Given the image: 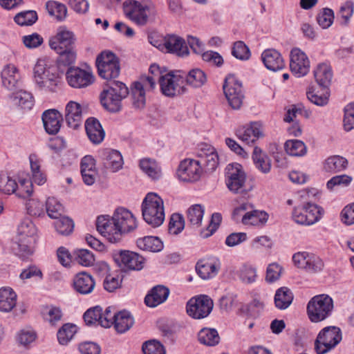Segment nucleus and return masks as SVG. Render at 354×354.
I'll return each mask as SVG.
<instances>
[{
  "label": "nucleus",
  "instance_id": "obj_1",
  "mask_svg": "<svg viewBox=\"0 0 354 354\" xmlns=\"http://www.w3.org/2000/svg\"><path fill=\"white\" fill-rule=\"evenodd\" d=\"M196 156L198 160L185 159L180 162L177 169L178 178L184 182L198 180L203 173L214 171L218 165V156L215 149L206 143L198 145Z\"/></svg>",
  "mask_w": 354,
  "mask_h": 354
},
{
  "label": "nucleus",
  "instance_id": "obj_2",
  "mask_svg": "<svg viewBox=\"0 0 354 354\" xmlns=\"http://www.w3.org/2000/svg\"><path fill=\"white\" fill-rule=\"evenodd\" d=\"M137 227L136 218L128 209L118 208L112 217L102 215L97 217V231L112 243L120 242L123 235Z\"/></svg>",
  "mask_w": 354,
  "mask_h": 354
},
{
  "label": "nucleus",
  "instance_id": "obj_3",
  "mask_svg": "<svg viewBox=\"0 0 354 354\" xmlns=\"http://www.w3.org/2000/svg\"><path fill=\"white\" fill-rule=\"evenodd\" d=\"M129 93L127 86L123 82L111 81L104 86L100 94L101 104L109 112H119L122 109L121 102Z\"/></svg>",
  "mask_w": 354,
  "mask_h": 354
},
{
  "label": "nucleus",
  "instance_id": "obj_4",
  "mask_svg": "<svg viewBox=\"0 0 354 354\" xmlns=\"http://www.w3.org/2000/svg\"><path fill=\"white\" fill-rule=\"evenodd\" d=\"M144 220L153 227L160 226L165 221L163 200L156 194H147L142 203Z\"/></svg>",
  "mask_w": 354,
  "mask_h": 354
},
{
  "label": "nucleus",
  "instance_id": "obj_5",
  "mask_svg": "<svg viewBox=\"0 0 354 354\" xmlns=\"http://www.w3.org/2000/svg\"><path fill=\"white\" fill-rule=\"evenodd\" d=\"M98 75L103 79L111 80L119 76L120 73V59L109 50L101 52L96 58Z\"/></svg>",
  "mask_w": 354,
  "mask_h": 354
},
{
  "label": "nucleus",
  "instance_id": "obj_6",
  "mask_svg": "<svg viewBox=\"0 0 354 354\" xmlns=\"http://www.w3.org/2000/svg\"><path fill=\"white\" fill-rule=\"evenodd\" d=\"M333 308V301L327 295H319L313 297L307 306V313L309 319L313 322L324 320L331 313Z\"/></svg>",
  "mask_w": 354,
  "mask_h": 354
},
{
  "label": "nucleus",
  "instance_id": "obj_7",
  "mask_svg": "<svg viewBox=\"0 0 354 354\" xmlns=\"http://www.w3.org/2000/svg\"><path fill=\"white\" fill-rule=\"evenodd\" d=\"M123 9L125 15L140 26L145 25L149 16L156 14L152 4H143L135 0L124 1Z\"/></svg>",
  "mask_w": 354,
  "mask_h": 354
},
{
  "label": "nucleus",
  "instance_id": "obj_8",
  "mask_svg": "<svg viewBox=\"0 0 354 354\" xmlns=\"http://www.w3.org/2000/svg\"><path fill=\"white\" fill-rule=\"evenodd\" d=\"M342 331L337 326L324 328L315 342V349L317 354H325L335 348L342 340Z\"/></svg>",
  "mask_w": 354,
  "mask_h": 354
},
{
  "label": "nucleus",
  "instance_id": "obj_9",
  "mask_svg": "<svg viewBox=\"0 0 354 354\" xmlns=\"http://www.w3.org/2000/svg\"><path fill=\"white\" fill-rule=\"evenodd\" d=\"M223 88L230 106L233 109H239L244 99L241 82L230 74L225 79Z\"/></svg>",
  "mask_w": 354,
  "mask_h": 354
},
{
  "label": "nucleus",
  "instance_id": "obj_10",
  "mask_svg": "<svg viewBox=\"0 0 354 354\" xmlns=\"http://www.w3.org/2000/svg\"><path fill=\"white\" fill-rule=\"evenodd\" d=\"M324 213V209L312 203H307L303 206H298L292 211L294 221L301 225H310L317 222Z\"/></svg>",
  "mask_w": 354,
  "mask_h": 354
},
{
  "label": "nucleus",
  "instance_id": "obj_11",
  "mask_svg": "<svg viewBox=\"0 0 354 354\" xmlns=\"http://www.w3.org/2000/svg\"><path fill=\"white\" fill-rule=\"evenodd\" d=\"M226 185L228 189L235 193H243L246 191L245 184L246 175L241 165L230 164L225 169Z\"/></svg>",
  "mask_w": 354,
  "mask_h": 354
},
{
  "label": "nucleus",
  "instance_id": "obj_12",
  "mask_svg": "<svg viewBox=\"0 0 354 354\" xmlns=\"http://www.w3.org/2000/svg\"><path fill=\"white\" fill-rule=\"evenodd\" d=\"M214 306L213 301L207 295H201L192 298L187 304V312L194 319H203L207 317Z\"/></svg>",
  "mask_w": 354,
  "mask_h": 354
},
{
  "label": "nucleus",
  "instance_id": "obj_13",
  "mask_svg": "<svg viewBox=\"0 0 354 354\" xmlns=\"http://www.w3.org/2000/svg\"><path fill=\"white\" fill-rule=\"evenodd\" d=\"M115 263L122 269L140 270L145 264V258L138 253L120 250L113 254Z\"/></svg>",
  "mask_w": 354,
  "mask_h": 354
},
{
  "label": "nucleus",
  "instance_id": "obj_14",
  "mask_svg": "<svg viewBox=\"0 0 354 354\" xmlns=\"http://www.w3.org/2000/svg\"><path fill=\"white\" fill-rule=\"evenodd\" d=\"M292 261L297 268L310 273L319 272L324 268V262L319 257L306 252L295 253L292 257Z\"/></svg>",
  "mask_w": 354,
  "mask_h": 354
},
{
  "label": "nucleus",
  "instance_id": "obj_15",
  "mask_svg": "<svg viewBox=\"0 0 354 354\" xmlns=\"http://www.w3.org/2000/svg\"><path fill=\"white\" fill-rule=\"evenodd\" d=\"M66 77L68 84L77 88L87 87L94 82V76L91 72L79 67L70 66L66 73Z\"/></svg>",
  "mask_w": 354,
  "mask_h": 354
},
{
  "label": "nucleus",
  "instance_id": "obj_16",
  "mask_svg": "<svg viewBox=\"0 0 354 354\" xmlns=\"http://www.w3.org/2000/svg\"><path fill=\"white\" fill-rule=\"evenodd\" d=\"M75 37L73 32L66 28H59L54 37L49 39V46L55 52L75 48Z\"/></svg>",
  "mask_w": 354,
  "mask_h": 354
},
{
  "label": "nucleus",
  "instance_id": "obj_17",
  "mask_svg": "<svg viewBox=\"0 0 354 354\" xmlns=\"http://www.w3.org/2000/svg\"><path fill=\"white\" fill-rule=\"evenodd\" d=\"M290 68L297 77L305 76L310 69V61L307 55L299 48H294L290 55Z\"/></svg>",
  "mask_w": 354,
  "mask_h": 354
},
{
  "label": "nucleus",
  "instance_id": "obj_18",
  "mask_svg": "<svg viewBox=\"0 0 354 354\" xmlns=\"http://www.w3.org/2000/svg\"><path fill=\"white\" fill-rule=\"evenodd\" d=\"M99 158L106 170L111 172H117L122 168L124 161L120 151L111 149H104L100 151Z\"/></svg>",
  "mask_w": 354,
  "mask_h": 354
},
{
  "label": "nucleus",
  "instance_id": "obj_19",
  "mask_svg": "<svg viewBox=\"0 0 354 354\" xmlns=\"http://www.w3.org/2000/svg\"><path fill=\"white\" fill-rule=\"evenodd\" d=\"M165 52L180 57L187 56L189 53L185 40L175 34L165 36Z\"/></svg>",
  "mask_w": 354,
  "mask_h": 354
},
{
  "label": "nucleus",
  "instance_id": "obj_20",
  "mask_svg": "<svg viewBox=\"0 0 354 354\" xmlns=\"http://www.w3.org/2000/svg\"><path fill=\"white\" fill-rule=\"evenodd\" d=\"M236 136L247 145L253 144L263 136L261 124L252 122L249 127H240L236 131Z\"/></svg>",
  "mask_w": 354,
  "mask_h": 354
},
{
  "label": "nucleus",
  "instance_id": "obj_21",
  "mask_svg": "<svg viewBox=\"0 0 354 354\" xmlns=\"http://www.w3.org/2000/svg\"><path fill=\"white\" fill-rule=\"evenodd\" d=\"M62 115L55 109L45 111L42 115V121L46 131L50 135H55L61 127Z\"/></svg>",
  "mask_w": 354,
  "mask_h": 354
},
{
  "label": "nucleus",
  "instance_id": "obj_22",
  "mask_svg": "<svg viewBox=\"0 0 354 354\" xmlns=\"http://www.w3.org/2000/svg\"><path fill=\"white\" fill-rule=\"evenodd\" d=\"M20 78L17 68L12 64H8L1 71L2 85L8 90L13 91L18 88Z\"/></svg>",
  "mask_w": 354,
  "mask_h": 354
},
{
  "label": "nucleus",
  "instance_id": "obj_23",
  "mask_svg": "<svg viewBox=\"0 0 354 354\" xmlns=\"http://www.w3.org/2000/svg\"><path fill=\"white\" fill-rule=\"evenodd\" d=\"M85 129L87 136L92 143L97 145L103 141L105 132L96 118H88L85 122Z\"/></svg>",
  "mask_w": 354,
  "mask_h": 354
},
{
  "label": "nucleus",
  "instance_id": "obj_24",
  "mask_svg": "<svg viewBox=\"0 0 354 354\" xmlns=\"http://www.w3.org/2000/svg\"><path fill=\"white\" fill-rule=\"evenodd\" d=\"M265 66L270 71H277L284 68L285 64L281 55L274 49H266L261 55Z\"/></svg>",
  "mask_w": 354,
  "mask_h": 354
},
{
  "label": "nucleus",
  "instance_id": "obj_25",
  "mask_svg": "<svg viewBox=\"0 0 354 354\" xmlns=\"http://www.w3.org/2000/svg\"><path fill=\"white\" fill-rule=\"evenodd\" d=\"M65 120L69 127L77 129L82 120V106L74 101L69 102L66 106Z\"/></svg>",
  "mask_w": 354,
  "mask_h": 354
},
{
  "label": "nucleus",
  "instance_id": "obj_26",
  "mask_svg": "<svg viewBox=\"0 0 354 354\" xmlns=\"http://www.w3.org/2000/svg\"><path fill=\"white\" fill-rule=\"evenodd\" d=\"M175 77L171 73H167L160 78V86L163 95L173 97L180 95L186 91L184 86H178L174 80Z\"/></svg>",
  "mask_w": 354,
  "mask_h": 354
},
{
  "label": "nucleus",
  "instance_id": "obj_27",
  "mask_svg": "<svg viewBox=\"0 0 354 354\" xmlns=\"http://www.w3.org/2000/svg\"><path fill=\"white\" fill-rule=\"evenodd\" d=\"M95 281L92 276L85 272L77 274L74 280L75 290L82 295L91 293L95 288Z\"/></svg>",
  "mask_w": 354,
  "mask_h": 354
},
{
  "label": "nucleus",
  "instance_id": "obj_28",
  "mask_svg": "<svg viewBox=\"0 0 354 354\" xmlns=\"http://www.w3.org/2000/svg\"><path fill=\"white\" fill-rule=\"evenodd\" d=\"M169 295V290L164 286L153 287L145 298V303L147 306L156 307L163 303Z\"/></svg>",
  "mask_w": 354,
  "mask_h": 354
},
{
  "label": "nucleus",
  "instance_id": "obj_29",
  "mask_svg": "<svg viewBox=\"0 0 354 354\" xmlns=\"http://www.w3.org/2000/svg\"><path fill=\"white\" fill-rule=\"evenodd\" d=\"M35 238L25 239L21 236H17L12 245V250L14 252L20 257H26L33 252V244L35 242Z\"/></svg>",
  "mask_w": 354,
  "mask_h": 354
},
{
  "label": "nucleus",
  "instance_id": "obj_30",
  "mask_svg": "<svg viewBox=\"0 0 354 354\" xmlns=\"http://www.w3.org/2000/svg\"><path fill=\"white\" fill-rule=\"evenodd\" d=\"M252 160L255 167L263 174H268L271 169V160L263 150L255 147L252 152Z\"/></svg>",
  "mask_w": 354,
  "mask_h": 354
},
{
  "label": "nucleus",
  "instance_id": "obj_31",
  "mask_svg": "<svg viewBox=\"0 0 354 354\" xmlns=\"http://www.w3.org/2000/svg\"><path fill=\"white\" fill-rule=\"evenodd\" d=\"M17 295L12 288L3 287L0 288V310L10 311L16 305Z\"/></svg>",
  "mask_w": 354,
  "mask_h": 354
},
{
  "label": "nucleus",
  "instance_id": "obj_32",
  "mask_svg": "<svg viewBox=\"0 0 354 354\" xmlns=\"http://www.w3.org/2000/svg\"><path fill=\"white\" fill-rule=\"evenodd\" d=\"M134 324V319L127 310L120 311L115 317L114 328L119 333L129 330Z\"/></svg>",
  "mask_w": 354,
  "mask_h": 354
},
{
  "label": "nucleus",
  "instance_id": "obj_33",
  "mask_svg": "<svg viewBox=\"0 0 354 354\" xmlns=\"http://www.w3.org/2000/svg\"><path fill=\"white\" fill-rule=\"evenodd\" d=\"M136 244L140 249L152 252H160L163 248L162 241L157 236H147L138 239Z\"/></svg>",
  "mask_w": 354,
  "mask_h": 354
},
{
  "label": "nucleus",
  "instance_id": "obj_34",
  "mask_svg": "<svg viewBox=\"0 0 354 354\" xmlns=\"http://www.w3.org/2000/svg\"><path fill=\"white\" fill-rule=\"evenodd\" d=\"M219 267L215 263L205 260L199 261L196 265V271L203 279H209L215 277Z\"/></svg>",
  "mask_w": 354,
  "mask_h": 354
},
{
  "label": "nucleus",
  "instance_id": "obj_35",
  "mask_svg": "<svg viewBox=\"0 0 354 354\" xmlns=\"http://www.w3.org/2000/svg\"><path fill=\"white\" fill-rule=\"evenodd\" d=\"M314 76L317 83L321 87L328 88L333 77V73L329 66L326 64H320L314 71Z\"/></svg>",
  "mask_w": 354,
  "mask_h": 354
},
{
  "label": "nucleus",
  "instance_id": "obj_36",
  "mask_svg": "<svg viewBox=\"0 0 354 354\" xmlns=\"http://www.w3.org/2000/svg\"><path fill=\"white\" fill-rule=\"evenodd\" d=\"M293 300V294L287 287L279 288L274 295L275 306L280 310H285L290 306Z\"/></svg>",
  "mask_w": 354,
  "mask_h": 354
},
{
  "label": "nucleus",
  "instance_id": "obj_37",
  "mask_svg": "<svg viewBox=\"0 0 354 354\" xmlns=\"http://www.w3.org/2000/svg\"><path fill=\"white\" fill-rule=\"evenodd\" d=\"M205 212L204 207L199 204L190 206L187 210V220L189 224L194 227H199Z\"/></svg>",
  "mask_w": 354,
  "mask_h": 354
},
{
  "label": "nucleus",
  "instance_id": "obj_38",
  "mask_svg": "<svg viewBox=\"0 0 354 354\" xmlns=\"http://www.w3.org/2000/svg\"><path fill=\"white\" fill-rule=\"evenodd\" d=\"M347 160L339 156H333L328 158L324 162V168L328 172H339L347 167Z\"/></svg>",
  "mask_w": 354,
  "mask_h": 354
},
{
  "label": "nucleus",
  "instance_id": "obj_39",
  "mask_svg": "<svg viewBox=\"0 0 354 354\" xmlns=\"http://www.w3.org/2000/svg\"><path fill=\"white\" fill-rule=\"evenodd\" d=\"M198 341L207 346H215L219 343L220 337L218 331L214 328H202L198 334Z\"/></svg>",
  "mask_w": 354,
  "mask_h": 354
},
{
  "label": "nucleus",
  "instance_id": "obj_40",
  "mask_svg": "<svg viewBox=\"0 0 354 354\" xmlns=\"http://www.w3.org/2000/svg\"><path fill=\"white\" fill-rule=\"evenodd\" d=\"M10 98L15 104L24 109H30L34 105V98L32 94L26 91L20 90L10 95Z\"/></svg>",
  "mask_w": 354,
  "mask_h": 354
},
{
  "label": "nucleus",
  "instance_id": "obj_41",
  "mask_svg": "<svg viewBox=\"0 0 354 354\" xmlns=\"http://www.w3.org/2000/svg\"><path fill=\"white\" fill-rule=\"evenodd\" d=\"M284 148L286 153L292 156H302L307 151L304 142L299 140H287L284 144Z\"/></svg>",
  "mask_w": 354,
  "mask_h": 354
},
{
  "label": "nucleus",
  "instance_id": "obj_42",
  "mask_svg": "<svg viewBox=\"0 0 354 354\" xmlns=\"http://www.w3.org/2000/svg\"><path fill=\"white\" fill-rule=\"evenodd\" d=\"M56 73L55 67H46L44 61L39 60L34 68V79L35 83L37 84V79L41 78V80L45 81L51 77V75Z\"/></svg>",
  "mask_w": 354,
  "mask_h": 354
},
{
  "label": "nucleus",
  "instance_id": "obj_43",
  "mask_svg": "<svg viewBox=\"0 0 354 354\" xmlns=\"http://www.w3.org/2000/svg\"><path fill=\"white\" fill-rule=\"evenodd\" d=\"M268 219V214L263 211L254 210L245 213L242 217V223L245 225L265 224Z\"/></svg>",
  "mask_w": 354,
  "mask_h": 354
},
{
  "label": "nucleus",
  "instance_id": "obj_44",
  "mask_svg": "<svg viewBox=\"0 0 354 354\" xmlns=\"http://www.w3.org/2000/svg\"><path fill=\"white\" fill-rule=\"evenodd\" d=\"M207 81L205 73L199 68L191 70L186 76L187 84L194 88H200Z\"/></svg>",
  "mask_w": 354,
  "mask_h": 354
},
{
  "label": "nucleus",
  "instance_id": "obj_45",
  "mask_svg": "<svg viewBox=\"0 0 354 354\" xmlns=\"http://www.w3.org/2000/svg\"><path fill=\"white\" fill-rule=\"evenodd\" d=\"M140 167L152 179H158L161 176L160 169L153 160L149 158L142 159L140 162Z\"/></svg>",
  "mask_w": 354,
  "mask_h": 354
},
{
  "label": "nucleus",
  "instance_id": "obj_46",
  "mask_svg": "<svg viewBox=\"0 0 354 354\" xmlns=\"http://www.w3.org/2000/svg\"><path fill=\"white\" fill-rule=\"evenodd\" d=\"M48 14L54 16L57 20L62 21L66 17L67 8L63 3L55 1H48L46 3Z\"/></svg>",
  "mask_w": 354,
  "mask_h": 354
},
{
  "label": "nucleus",
  "instance_id": "obj_47",
  "mask_svg": "<svg viewBox=\"0 0 354 354\" xmlns=\"http://www.w3.org/2000/svg\"><path fill=\"white\" fill-rule=\"evenodd\" d=\"M77 332L75 324L67 323L64 324L57 332V339L60 344L66 345L71 341Z\"/></svg>",
  "mask_w": 354,
  "mask_h": 354
},
{
  "label": "nucleus",
  "instance_id": "obj_48",
  "mask_svg": "<svg viewBox=\"0 0 354 354\" xmlns=\"http://www.w3.org/2000/svg\"><path fill=\"white\" fill-rule=\"evenodd\" d=\"M56 219L54 225L59 234L67 236L72 233L74 228V223L72 219L68 216H60Z\"/></svg>",
  "mask_w": 354,
  "mask_h": 354
},
{
  "label": "nucleus",
  "instance_id": "obj_49",
  "mask_svg": "<svg viewBox=\"0 0 354 354\" xmlns=\"http://www.w3.org/2000/svg\"><path fill=\"white\" fill-rule=\"evenodd\" d=\"M306 95L312 103L317 106H324L328 102L329 93L327 88H323L322 94H319V91L315 92L313 88H310Z\"/></svg>",
  "mask_w": 354,
  "mask_h": 354
},
{
  "label": "nucleus",
  "instance_id": "obj_50",
  "mask_svg": "<svg viewBox=\"0 0 354 354\" xmlns=\"http://www.w3.org/2000/svg\"><path fill=\"white\" fill-rule=\"evenodd\" d=\"M131 95L133 100V104L137 108H142L145 104V91L143 84L134 82L131 88Z\"/></svg>",
  "mask_w": 354,
  "mask_h": 354
},
{
  "label": "nucleus",
  "instance_id": "obj_51",
  "mask_svg": "<svg viewBox=\"0 0 354 354\" xmlns=\"http://www.w3.org/2000/svg\"><path fill=\"white\" fill-rule=\"evenodd\" d=\"M46 209L48 216L51 218H59L62 216L63 207L54 197L48 198L46 203Z\"/></svg>",
  "mask_w": 354,
  "mask_h": 354
},
{
  "label": "nucleus",
  "instance_id": "obj_52",
  "mask_svg": "<svg viewBox=\"0 0 354 354\" xmlns=\"http://www.w3.org/2000/svg\"><path fill=\"white\" fill-rule=\"evenodd\" d=\"M37 19V14L35 10H27L18 13L15 17V21L20 26H31Z\"/></svg>",
  "mask_w": 354,
  "mask_h": 354
},
{
  "label": "nucleus",
  "instance_id": "obj_53",
  "mask_svg": "<svg viewBox=\"0 0 354 354\" xmlns=\"http://www.w3.org/2000/svg\"><path fill=\"white\" fill-rule=\"evenodd\" d=\"M232 55L238 59L245 61L249 59L251 53L249 48L243 41H237L233 44Z\"/></svg>",
  "mask_w": 354,
  "mask_h": 354
},
{
  "label": "nucleus",
  "instance_id": "obj_54",
  "mask_svg": "<svg viewBox=\"0 0 354 354\" xmlns=\"http://www.w3.org/2000/svg\"><path fill=\"white\" fill-rule=\"evenodd\" d=\"M59 57L57 58L58 66H69L73 64L76 59V51L74 48L64 50L63 52H56Z\"/></svg>",
  "mask_w": 354,
  "mask_h": 354
},
{
  "label": "nucleus",
  "instance_id": "obj_55",
  "mask_svg": "<svg viewBox=\"0 0 354 354\" xmlns=\"http://www.w3.org/2000/svg\"><path fill=\"white\" fill-rule=\"evenodd\" d=\"M221 221V214L218 212L214 213L212 215L208 226L201 231V236L205 239L212 235L219 227Z\"/></svg>",
  "mask_w": 354,
  "mask_h": 354
},
{
  "label": "nucleus",
  "instance_id": "obj_56",
  "mask_svg": "<svg viewBox=\"0 0 354 354\" xmlns=\"http://www.w3.org/2000/svg\"><path fill=\"white\" fill-rule=\"evenodd\" d=\"M185 227V218L180 214H173L169 223V232L170 234H178Z\"/></svg>",
  "mask_w": 354,
  "mask_h": 354
},
{
  "label": "nucleus",
  "instance_id": "obj_57",
  "mask_svg": "<svg viewBox=\"0 0 354 354\" xmlns=\"http://www.w3.org/2000/svg\"><path fill=\"white\" fill-rule=\"evenodd\" d=\"M76 261L84 266H92L95 261L93 254L86 249H79L74 252Z\"/></svg>",
  "mask_w": 354,
  "mask_h": 354
},
{
  "label": "nucleus",
  "instance_id": "obj_58",
  "mask_svg": "<svg viewBox=\"0 0 354 354\" xmlns=\"http://www.w3.org/2000/svg\"><path fill=\"white\" fill-rule=\"evenodd\" d=\"M142 350L144 354H165V350L160 342L155 339L145 342Z\"/></svg>",
  "mask_w": 354,
  "mask_h": 354
},
{
  "label": "nucleus",
  "instance_id": "obj_59",
  "mask_svg": "<svg viewBox=\"0 0 354 354\" xmlns=\"http://www.w3.org/2000/svg\"><path fill=\"white\" fill-rule=\"evenodd\" d=\"M353 180L351 176L346 174L338 175L331 178L326 184L328 189L332 190L335 187H347Z\"/></svg>",
  "mask_w": 354,
  "mask_h": 354
},
{
  "label": "nucleus",
  "instance_id": "obj_60",
  "mask_svg": "<svg viewBox=\"0 0 354 354\" xmlns=\"http://www.w3.org/2000/svg\"><path fill=\"white\" fill-rule=\"evenodd\" d=\"M37 229L32 221L26 220L23 221L18 227V236L25 239L35 238Z\"/></svg>",
  "mask_w": 354,
  "mask_h": 354
},
{
  "label": "nucleus",
  "instance_id": "obj_61",
  "mask_svg": "<svg viewBox=\"0 0 354 354\" xmlns=\"http://www.w3.org/2000/svg\"><path fill=\"white\" fill-rule=\"evenodd\" d=\"M19 186L17 187L15 194L19 198H28L32 194V183L28 179H23L19 181Z\"/></svg>",
  "mask_w": 354,
  "mask_h": 354
},
{
  "label": "nucleus",
  "instance_id": "obj_62",
  "mask_svg": "<svg viewBox=\"0 0 354 354\" xmlns=\"http://www.w3.org/2000/svg\"><path fill=\"white\" fill-rule=\"evenodd\" d=\"M101 316H102V309L97 306L87 310L84 314V319L87 325H91L96 322L100 324Z\"/></svg>",
  "mask_w": 354,
  "mask_h": 354
},
{
  "label": "nucleus",
  "instance_id": "obj_63",
  "mask_svg": "<svg viewBox=\"0 0 354 354\" xmlns=\"http://www.w3.org/2000/svg\"><path fill=\"white\" fill-rule=\"evenodd\" d=\"M17 183L10 177L0 175V192L6 194H11L16 192Z\"/></svg>",
  "mask_w": 354,
  "mask_h": 354
},
{
  "label": "nucleus",
  "instance_id": "obj_64",
  "mask_svg": "<svg viewBox=\"0 0 354 354\" xmlns=\"http://www.w3.org/2000/svg\"><path fill=\"white\" fill-rule=\"evenodd\" d=\"M344 127L347 131L354 129V102L344 108Z\"/></svg>",
  "mask_w": 354,
  "mask_h": 354
}]
</instances>
